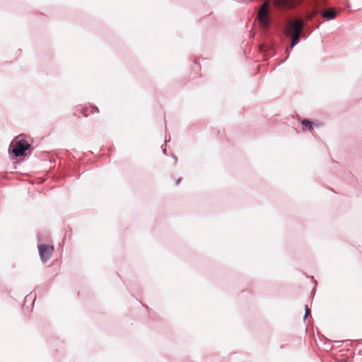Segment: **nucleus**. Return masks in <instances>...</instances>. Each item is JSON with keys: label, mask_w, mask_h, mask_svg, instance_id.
I'll use <instances>...</instances> for the list:
<instances>
[{"label": "nucleus", "mask_w": 362, "mask_h": 362, "mask_svg": "<svg viewBox=\"0 0 362 362\" xmlns=\"http://www.w3.org/2000/svg\"><path fill=\"white\" fill-rule=\"evenodd\" d=\"M303 30V22L301 19L296 18L294 20H289L287 23L285 30V34L287 37L291 38V43L290 49L299 42L300 37H301ZM287 58L288 57L289 48L286 49Z\"/></svg>", "instance_id": "1"}, {"label": "nucleus", "mask_w": 362, "mask_h": 362, "mask_svg": "<svg viewBox=\"0 0 362 362\" xmlns=\"http://www.w3.org/2000/svg\"><path fill=\"white\" fill-rule=\"evenodd\" d=\"M10 148L16 157L24 155L26 150L30 148V144L21 136L16 137L11 143Z\"/></svg>", "instance_id": "2"}, {"label": "nucleus", "mask_w": 362, "mask_h": 362, "mask_svg": "<svg viewBox=\"0 0 362 362\" xmlns=\"http://www.w3.org/2000/svg\"><path fill=\"white\" fill-rule=\"evenodd\" d=\"M269 3L265 1L260 7L258 11V20L264 29L269 28L270 25V19L268 13Z\"/></svg>", "instance_id": "3"}, {"label": "nucleus", "mask_w": 362, "mask_h": 362, "mask_svg": "<svg viewBox=\"0 0 362 362\" xmlns=\"http://www.w3.org/2000/svg\"><path fill=\"white\" fill-rule=\"evenodd\" d=\"M39 250V254L41 258V260L43 262H47L52 256L53 251H54V247L49 245H38L37 246Z\"/></svg>", "instance_id": "4"}, {"label": "nucleus", "mask_w": 362, "mask_h": 362, "mask_svg": "<svg viewBox=\"0 0 362 362\" xmlns=\"http://www.w3.org/2000/svg\"><path fill=\"white\" fill-rule=\"evenodd\" d=\"M296 0H274V5L281 8H289L296 4Z\"/></svg>", "instance_id": "5"}, {"label": "nucleus", "mask_w": 362, "mask_h": 362, "mask_svg": "<svg viewBox=\"0 0 362 362\" xmlns=\"http://www.w3.org/2000/svg\"><path fill=\"white\" fill-rule=\"evenodd\" d=\"M337 11L334 8H329L323 12H322V16L327 21H330L334 19L337 16Z\"/></svg>", "instance_id": "6"}, {"label": "nucleus", "mask_w": 362, "mask_h": 362, "mask_svg": "<svg viewBox=\"0 0 362 362\" xmlns=\"http://www.w3.org/2000/svg\"><path fill=\"white\" fill-rule=\"evenodd\" d=\"M302 124L306 127H308L309 129H311L312 128L310 122L307 119H305L302 121Z\"/></svg>", "instance_id": "7"}, {"label": "nucleus", "mask_w": 362, "mask_h": 362, "mask_svg": "<svg viewBox=\"0 0 362 362\" xmlns=\"http://www.w3.org/2000/svg\"><path fill=\"white\" fill-rule=\"evenodd\" d=\"M309 313H310V310L308 309V305H305V314L304 315V320H305L307 318Z\"/></svg>", "instance_id": "8"}, {"label": "nucleus", "mask_w": 362, "mask_h": 362, "mask_svg": "<svg viewBox=\"0 0 362 362\" xmlns=\"http://www.w3.org/2000/svg\"><path fill=\"white\" fill-rule=\"evenodd\" d=\"M92 110H93L94 112H98V107H92Z\"/></svg>", "instance_id": "9"}, {"label": "nucleus", "mask_w": 362, "mask_h": 362, "mask_svg": "<svg viewBox=\"0 0 362 362\" xmlns=\"http://www.w3.org/2000/svg\"><path fill=\"white\" fill-rule=\"evenodd\" d=\"M181 180V178L178 179L176 182V185H178Z\"/></svg>", "instance_id": "10"}, {"label": "nucleus", "mask_w": 362, "mask_h": 362, "mask_svg": "<svg viewBox=\"0 0 362 362\" xmlns=\"http://www.w3.org/2000/svg\"><path fill=\"white\" fill-rule=\"evenodd\" d=\"M163 153H164L165 154L166 153V149H165V148H164V149L163 150Z\"/></svg>", "instance_id": "11"}]
</instances>
